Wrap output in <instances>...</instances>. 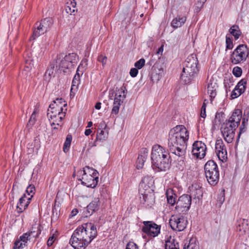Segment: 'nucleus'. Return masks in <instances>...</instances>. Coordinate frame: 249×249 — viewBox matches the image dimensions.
<instances>
[{"instance_id":"16","label":"nucleus","mask_w":249,"mask_h":249,"mask_svg":"<svg viewBox=\"0 0 249 249\" xmlns=\"http://www.w3.org/2000/svg\"><path fill=\"white\" fill-rule=\"evenodd\" d=\"M198 71V69H193L184 66L180 75L181 80L185 84L189 83L194 75Z\"/></svg>"},{"instance_id":"12","label":"nucleus","mask_w":249,"mask_h":249,"mask_svg":"<svg viewBox=\"0 0 249 249\" xmlns=\"http://www.w3.org/2000/svg\"><path fill=\"white\" fill-rule=\"evenodd\" d=\"M142 231L150 237L158 236L160 233L161 226L159 225L152 221H144Z\"/></svg>"},{"instance_id":"8","label":"nucleus","mask_w":249,"mask_h":249,"mask_svg":"<svg viewBox=\"0 0 249 249\" xmlns=\"http://www.w3.org/2000/svg\"><path fill=\"white\" fill-rule=\"evenodd\" d=\"M249 52L247 46L240 44L233 51L230 56V60L234 65L241 64L246 61Z\"/></svg>"},{"instance_id":"1","label":"nucleus","mask_w":249,"mask_h":249,"mask_svg":"<svg viewBox=\"0 0 249 249\" xmlns=\"http://www.w3.org/2000/svg\"><path fill=\"white\" fill-rule=\"evenodd\" d=\"M188 139L189 132L184 125H177L171 129L169 133L168 142L170 152L179 157L183 158Z\"/></svg>"},{"instance_id":"33","label":"nucleus","mask_w":249,"mask_h":249,"mask_svg":"<svg viewBox=\"0 0 249 249\" xmlns=\"http://www.w3.org/2000/svg\"><path fill=\"white\" fill-rule=\"evenodd\" d=\"M79 172L83 173V176L88 175L90 176H98V172L92 168H90L89 166H86L84 168L83 170H80Z\"/></svg>"},{"instance_id":"47","label":"nucleus","mask_w":249,"mask_h":249,"mask_svg":"<svg viewBox=\"0 0 249 249\" xmlns=\"http://www.w3.org/2000/svg\"><path fill=\"white\" fill-rule=\"evenodd\" d=\"M232 74L236 77L241 76L242 74V69L238 66L234 67L232 70Z\"/></svg>"},{"instance_id":"7","label":"nucleus","mask_w":249,"mask_h":249,"mask_svg":"<svg viewBox=\"0 0 249 249\" xmlns=\"http://www.w3.org/2000/svg\"><path fill=\"white\" fill-rule=\"evenodd\" d=\"M206 178L211 185H215L219 181V173L216 163L213 160L208 161L204 165Z\"/></svg>"},{"instance_id":"38","label":"nucleus","mask_w":249,"mask_h":249,"mask_svg":"<svg viewBox=\"0 0 249 249\" xmlns=\"http://www.w3.org/2000/svg\"><path fill=\"white\" fill-rule=\"evenodd\" d=\"M246 84L247 80L246 79H242L238 83L235 88L239 90L240 93H243L245 91Z\"/></svg>"},{"instance_id":"22","label":"nucleus","mask_w":249,"mask_h":249,"mask_svg":"<svg viewBox=\"0 0 249 249\" xmlns=\"http://www.w3.org/2000/svg\"><path fill=\"white\" fill-rule=\"evenodd\" d=\"M148 150L146 148L141 149L136 162V167L138 169H142L148 157Z\"/></svg>"},{"instance_id":"24","label":"nucleus","mask_w":249,"mask_h":249,"mask_svg":"<svg viewBox=\"0 0 249 249\" xmlns=\"http://www.w3.org/2000/svg\"><path fill=\"white\" fill-rule=\"evenodd\" d=\"M41 225L39 223L36 222L33 225L30 230L27 232L32 239H36L41 233Z\"/></svg>"},{"instance_id":"11","label":"nucleus","mask_w":249,"mask_h":249,"mask_svg":"<svg viewBox=\"0 0 249 249\" xmlns=\"http://www.w3.org/2000/svg\"><path fill=\"white\" fill-rule=\"evenodd\" d=\"M192 203V197L188 195H183L179 197L177 201L175 213L186 214L189 210Z\"/></svg>"},{"instance_id":"40","label":"nucleus","mask_w":249,"mask_h":249,"mask_svg":"<svg viewBox=\"0 0 249 249\" xmlns=\"http://www.w3.org/2000/svg\"><path fill=\"white\" fill-rule=\"evenodd\" d=\"M67 4L68 5H67L65 8L66 11L68 14L71 15L75 11V8L76 5V3L74 0H73V1H71V2L70 5H69V4L68 2H67Z\"/></svg>"},{"instance_id":"34","label":"nucleus","mask_w":249,"mask_h":249,"mask_svg":"<svg viewBox=\"0 0 249 249\" xmlns=\"http://www.w3.org/2000/svg\"><path fill=\"white\" fill-rule=\"evenodd\" d=\"M229 32L232 35L235 40L238 39L242 34V32L238 26L234 25L229 29Z\"/></svg>"},{"instance_id":"51","label":"nucleus","mask_w":249,"mask_h":249,"mask_svg":"<svg viewBox=\"0 0 249 249\" xmlns=\"http://www.w3.org/2000/svg\"><path fill=\"white\" fill-rule=\"evenodd\" d=\"M97 60L102 63L103 67H104L107 61V57L101 54L98 56Z\"/></svg>"},{"instance_id":"27","label":"nucleus","mask_w":249,"mask_h":249,"mask_svg":"<svg viewBox=\"0 0 249 249\" xmlns=\"http://www.w3.org/2000/svg\"><path fill=\"white\" fill-rule=\"evenodd\" d=\"M59 107H56L54 104H51L49 106V108L48 109L47 116H53V115H58L60 113L66 114L67 108H65V111H63L62 110L59 109Z\"/></svg>"},{"instance_id":"21","label":"nucleus","mask_w":249,"mask_h":249,"mask_svg":"<svg viewBox=\"0 0 249 249\" xmlns=\"http://www.w3.org/2000/svg\"><path fill=\"white\" fill-rule=\"evenodd\" d=\"M31 197H27L26 194L19 198L17 206V209L19 213H21L24 211L28 206L30 203Z\"/></svg>"},{"instance_id":"59","label":"nucleus","mask_w":249,"mask_h":249,"mask_svg":"<svg viewBox=\"0 0 249 249\" xmlns=\"http://www.w3.org/2000/svg\"><path fill=\"white\" fill-rule=\"evenodd\" d=\"M163 47L164 45H162L158 50V51L156 52V54L158 55H160L161 56L162 55V53L163 51Z\"/></svg>"},{"instance_id":"26","label":"nucleus","mask_w":249,"mask_h":249,"mask_svg":"<svg viewBox=\"0 0 249 249\" xmlns=\"http://www.w3.org/2000/svg\"><path fill=\"white\" fill-rule=\"evenodd\" d=\"M191 195L198 199L202 196L201 187L197 183H194L190 187Z\"/></svg>"},{"instance_id":"23","label":"nucleus","mask_w":249,"mask_h":249,"mask_svg":"<svg viewBox=\"0 0 249 249\" xmlns=\"http://www.w3.org/2000/svg\"><path fill=\"white\" fill-rule=\"evenodd\" d=\"M65 116V114H64V113H60V115H53V116H49L48 118L49 119L51 126L53 127L54 129H57L58 128L56 125H61V121Z\"/></svg>"},{"instance_id":"3","label":"nucleus","mask_w":249,"mask_h":249,"mask_svg":"<svg viewBox=\"0 0 249 249\" xmlns=\"http://www.w3.org/2000/svg\"><path fill=\"white\" fill-rule=\"evenodd\" d=\"M152 167L158 171H165L169 168L170 156L168 150L160 145H154L151 155Z\"/></svg>"},{"instance_id":"18","label":"nucleus","mask_w":249,"mask_h":249,"mask_svg":"<svg viewBox=\"0 0 249 249\" xmlns=\"http://www.w3.org/2000/svg\"><path fill=\"white\" fill-rule=\"evenodd\" d=\"M217 88V84L213 77H211L210 80H208L207 85V93L209 95L211 102L216 95Z\"/></svg>"},{"instance_id":"46","label":"nucleus","mask_w":249,"mask_h":249,"mask_svg":"<svg viewBox=\"0 0 249 249\" xmlns=\"http://www.w3.org/2000/svg\"><path fill=\"white\" fill-rule=\"evenodd\" d=\"M24 243H22L21 241L17 238L14 243L13 247V249H23L25 246H24Z\"/></svg>"},{"instance_id":"63","label":"nucleus","mask_w":249,"mask_h":249,"mask_svg":"<svg viewBox=\"0 0 249 249\" xmlns=\"http://www.w3.org/2000/svg\"><path fill=\"white\" fill-rule=\"evenodd\" d=\"M95 107L97 109H100L101 107V103L100 102H97L95 106Z\"/></svg>"},{"instance_id":"29","label":"nucleus","mask_w":249,"mask_h":249,"mask_svg":"<svg viewBox=\"0 0 249 249\" xmlns=\"http://www.w3.org/2000/svg\"><path fill=\"white\" fill-rule=\"evenodd\" d=\"M165 249H179V244L174 238L170 236L165 241Z\"/></svg>"},{"instance_id":"45","label":"nucleus","mask_w":249,"mask_h":249,"mask_svg":"<svg viewBox=\"0 0 249 249\" xmlns=\"http://www.w3.org/2000/svg\"><path fill=\"white\" fill-rule=\"evenodd\" d=\"M226 49L231 50L233 48V44L232 39L228 35L226 36Z\"/></svg>"},{"instance_id":"50","label":"nucleus","mask_w":249,"mask_h":249,"mask_svg":"<svg viewBox=\"0 0 249 249\" xmlns=\"http://www.w3.org/2000/svg\"><path fill=\"white\" fill-rule=\"evenodd\" d=\"M80 75L78 73L75 74L72 80L71 87L77 86L79 84ZM71 89H72V87H71Z\"/></svg>"},{"instance_id":"61","label":"nucleus","mask_w":249,"mask_h":249,"mask_svg":"<svg viewBox=\"0 0 249 249\" xmlns=\"http://www.w3.org/2000/svg\"><path fill=\"white\" fill-rule=\"evenodd\" d=\"M206 100H205L202 106V107H201V111H204V112H206V104L205 103V101Z\"/></svg>"},{"instance_id":"15","label":"nucleus","mask_w":249,"mask_h":249,"mask_svg":"<svg viewBox=\"0 0 249 249\" xmlns=\"http://www.w3.org/2000/svg\"><path fill=\"white\" fill-rule=\"evenodd\" d=\"M215 148V152L219 160L223 162L226 161L227 159V149L221 139L216 140Z\"/></svg>"},{"instance_id":"64","label":"nucleus","mask_w":249,"mask_h":249,"mask_svg":"<svg viewBox=\"0 0 249 249\" xmlns=\"http://www.w3.org/2000/svg\"><path fill=\"white\" fill-rule=\"evenodd\" d=\"M200 116L201 117L205 118L206 116V112L201 111Z\"/></svg>"},{"instance_id":"17","label":"nucleus","mask_w":249,"mask_h":249,"mask_svg":"<svg viewBox=\"0 0 249 249\" xmlns=\"http://www.w3.org/2000/svg\"><path fill=\"white\" fill-rule=\"evenodd\" d=\"M74 231L70 240V244L75 249H84L88 244Z\"/></svg>"},{"instance_id":"9","label":"nucleus","mask_w":249,"mask_h":249,"mask_svg":"<svg viewBox=\"0 0 249 249\" xmlns=\"http://www.w3.org/2000/svg\"><path fill=\"white\" fill-rule=\"evenodd\" d=\"M188 223L186 218L182 214L175 213L169 220V224L171 229L177 231H183Z\"/></svg>"},{"instance_id":"35","label":"nucleus","mask_w":249,"mask_h":249,"mask_svg":"<svg viewBox=\"0 0 249 249\" xmlns=\"http://www.w3.org/2000/svg\"><path fill=\"white\" fill-rule=\"evenodd\" d=\"M51 104H54L56 107H60L59 109L62 110L63 111H65V108H66L67 106V103L64 99L62 98H56Z\"/></svg>"},{"instance_id":"19","label":"nucleus","mask_w":249,"mask_h":249,"mask_svg":"<svg viewBox=\"0 0 249 249\" xmlns=\"http://www.w3.org/2000/svg\"><path fill=\"white\" fill-rule=\"evenodd\" d=\"M81 180L82 184L88 187L94 188L97 185L98 176H90L86 175V176H83Z\"/></svg>"},{"instance_id":"43","label":"nucleus","mask_w":249,"mask_h":249,"mask_svg":"<svg viewBox=\"0 0 249 249\" xmlns=\"http://www.w3.org/2000/svg\"><path fill=\"white\" fill-rule=\"evenodd\" d=\"M35 187L34 185H29L26 190V193L27 194V197H31V199L35 194Z\"/></svg>"},{"instance_id":"4","label":"nucleus","mask_w":249,"mask_h":249,"mask_svg":"<svg viewBox=\"0 0 249 249\" xmlns=\"http://www.w3.org/2000/svg\"><path fill=\"white\" fill-rule=\"evenodd\" d=\"M152 183L153 179L150 177H145L142 178L139 186L141 202L148 206L153 205L155 202L153 190L150 186Z\"/></svg>"},{"instance_id":"20","label":"nucleus","mask_w":249,"mask_h":249,"mask_svg":"<svg viewBox=\"0 0 249 249\" xmlns=\"http://www.w3.org/2000/svg\"><path fill=\"white\" fill-rule=\"evenodd\" d=\"M101 202L99 197H95L88 205L86 210V216L91 215L99 209Z\"/></svg>"},{"instance_id":"60","label":"nucleus","mask_w":249,"mask_h":249,"mask_svg":"<svg viewBox=\"0 0 249 249\" xmlns=\"http://www.w3.org/2000/svg\"><path fill=\"white\" fill-rule=\"evenodd\" d=\"M78 212V210L77 209H74L72 210V211H71V216H74L77 214Z\"/></svg>"},{"instance_id":"54","label":"nucleus","mask_w":249,"mask_h":249,"mask_svg":"<svg viewBox=\"0 0 249 249\" xmlns=\"http://www.w3.org/2000/svg\"><path fill=\"white\" fill-rule=\"evenodd\" d=\"M242 93H240V91L235 88L231 92V97H232V98L234 99L237 98Z\"/></svg>"},{"instance_id":"14","label":"nucleus","mask_w":249,"mask_h":249,"mask_svg":"<svg viewBox=\"0 0 249 249\" xmlns=\"http://www.w3.org/2000/svg\"><path fill=\"white\" fill-rule=\"evenodd\" d=\"M207 147L206 144L201 141H196L193 144L192 153L194 157L202 159L206 155Z\"/></svg>"},{"instance_id":"37","label":"nucleus","mask_w":249,"mask_h":249,"mask_svg":"<svg viewBox=\"0 0 249 249\" xmlns=\"http://www.w3.org/2000/svg\"><path fill=\"white\" fill-rule=\"evenodd\" d=\"M88 65V60L87 59L84 58L80 62V65L78 66L76 73H79L80 75H82L83 74L84 71L86 69V68Z\"/></svg>"},{"instance_id":"44","label":"nucleus","mask_w":249,"mask_h":249,"mask_svg":"<svg viewBox=\"0 0 249 249\" xmlns=\"http://www.w3.org/2000/svg\"><path fill=\"white\" fill-rule=\"evenodd\" d=\"M18 239L22 243H24V246H26V244L28 241H30L32 239L29 233H27V232L23 233L21 236H20L19 238Z\"/></svg>"},{"instance_id":"31","label":"nucleus","mask_w":249,"mask_h":249,"mask_svg":"<svg viewBox=\"0 0 249 249\" xmlns=\"http://www.w3.org/2000/svg\"><path fill=\"white\" fill-rule=\"evenodd\" d=\"M54 65L51 64L48 68L44 74V80L46 81H50L51 78L54 76Z\"/></svg>"},{"instance_id":"32","label":"nucleus","mask_w":249,"mask_h":249,"mask_svg":"<svg viewBox=\"0 0 249 249\" xmlns=\"http://www.w3.org/2000/svg\"><path fill=\"white\" fill-rule=\"evenodd\" d=\"M198 61L196 57L193 56H188L184 62V66H188L193 69H198L197 65Z\"/></svg>"},{"instance_id":"5","label":"nucleus","mask_w":249,"mask_h":249,"mask_svg":"<svg viewBox=\"0 0 249 249\" xmlns=\"http://www.w3.org/2000/svg\"><path fill=\"white\" fill-rule=\"evenodd\" d=\"M75 231L88 245L97 236V232L96 226L91 223H84L78 227Z\"/></svg>"},{"instance_id":"62","label":"nucleus","mask_w":249,"mask_h":249,"mask_svg":"<svg viewBox=\"0 0 249 249\" xmlns=\"http://www.w3.org/2000/svg\"><path fill=\"white\" fill-rule=\"evenodd\" d=\"M91 132H92V131L90 129H86V130L85 131V135L86 136H89L91 134Z\"/></svg>"},{"instance_id":"30","label":"nucleus","mask_w":249,"mask_h":249,"mask_svg":"<svg viewBox=\"0 0 249 249\" xmlns=\"http://www.w3.org/2000/svg\"><path fill=\"white\" fill-rule=\"evenodd\" d=\"M167 203L174 206L176 203L177 204V195L174 193L172 189H168L166 192Z\"/></svg>"},{"instance_id":"42","label":"nucleus","mask_w":249,"mask_h":249,"mask_svg":"<svg viewBox=\"0 0 249 249\" xmlns=\"http://www.w3.org/2000/svg\"><path fill=\"white\" fill-rule=\"evenodd\" d=\"M224 115L225 114L223 112H217L215 114L214 120V124L215 125H217L218 124H221L222 121L223 120Z\"/></svg>"},{"instance_id":"58","label":"nucleus","mask_w":249,"mask_h":249,"mask_svg":"<svg viewBox=\"0 0 249 249\" xmlns=\"http://www.w3.org/2000/svg\"><path fill=\"white\" fill-rule=\"evenodd\" d=\"M55 239L56 238L54 237L53 234L50 236L47 241V245L49 247L51 246L54 242Z\"/></svg>"},{"instance_id":"6","label":"nucleus","mask_w":249,"mask_h":249,"mask_svg":"<svg viewBox=\"0 0 249 249\" xmlns=\"http://www.w3.org/2000/svg\"><path fill=\"white\" fill-rule=\"evenodd\" d=\"M77 58V55L75 53H69L65 56L63 54H59L57 55L56 64L60 71L66 73L73 67Z\"/></svg>"},{"instance_id":"55","label":"nucleus","mask_w":249,"mask_h":249,"mask_svg":"<svg viewBox=\"0 0 249 249\" xmlns=\"http://www.w3.org/2000/svg\"><path fill=\"white\" fill-rule=\"evenodd\" d=\"M125 249H139V248L135 243L130 242L127 244Z\"/></svg>"},{"instance_id":"36","label":"nucleus","mask_w":249,"mask_h":249,"mask_svg":"<svg viewBox=\"0 0 249 249\" xmlns=\"http://www.w3.org/2000/svg\"><path fill=\"white\" fill-rule=\"evenodd\" d=\"M108 137V132L103 129H100V132L98 131L96 141H99L102 142L105 141Z\"/></svg>"},{"instance_id":"49","label":"nucleus","mask_w":249,"mask_h":249,"mask_svg":"<svg viewBox=\"0 0 249 249\" xmlns=\"http://www.w3.org/2000/svg\"><path fill=\"white\" fill-rule=\"evenodd\" d=\"M145 62V59L143 58H141L140 60H139L138 61H137L135 63L134 65H135L136 68H137V69H141L144 66Z\"/></svg>"},{"instance_id":"56","label":"nucleus","mask_w":249,"mask_h":249,"mask_svg":"<svg viewBox=\"0 0 249 249\" xmlns=\"http://www.w3.org/2000/svg\"><path fill=\"white\" fill-rule=\"evenodd\" d=\"M225 200V196L224 193H221L217 196V202L219 205H221Z\"/></svg>"},{"instance_id":"57","label":"nucleus","mask_w":249,"mask_h":249,"mask_svg":"<svg viewBox=\"0 0 249 249\" xmlns=\"http://www.w3.org/2000/svg\"><path fill=\"white\" fill-rule=\"evenodd\" d=\"M138 73V71L137 68H132L131 69L129 73L131 77H136Z\"/></svg>"},{"instance_id":"52","label":"nucleus","mask_w":249,"mask_h":249,"mask_svg":"<svg viewBox=\"0 0 249 249\" xmlns=\"http://www.w3.org/2000/svg\"><path fill=\"white\" fill-rule=\"evenodd\" d=\"M36 112H35V111H34L33 113H32V114L31 115L30 119L29 120L28 125H31L32 126L35 124V123L36 122Z\"/></svg>"},{"instance_id":"10","label":"nucleus","mask_w":249,"mask_h":249,"mask_svg":"<svg viewBox=\"0 0 249 249\" xmlns=\"http://www.w3.org/2000/svg\"><path fill=\"white\" fill-rule=\"evenodd\" d=\"M52 25L53 20L50 18H45L39 22H37L31 39L35 40L41 35L46 33Z\"/></svg>"},{"instance_id":"53","label":"nucleus","mask_w":249,"mask_h":249,"mask_svg":"<svg viewBox=\"0 0 249 249\" xmlns=\"http://www.w3.org/2000/svg\"><path fill=\"white\" fill-rule=\"evenodd\" d=\"M177 167L180 171H183L185 167V164L184 161L183 160H180L178 161Z\"/></svg>"},{"instance_id":"39","label":"nucleus","mask_w":249,"mask_h":249,"mask_svg":"<svg viewBox=\"0 0 249 249\" xmlns=\"http://www.w3.org/2000/svg\"><path fill=\"white\" fill-rule=\"evenodd\" d=\"M71 135H68L67 136L65 142L63 145V151L65 153L67 152L69 150V148L71 144Z\"/></svg>"},{"instance_id":"2","label":"nucleus","mask_w":249,"mask_h":249,"mask_svg":"<svg viewBox=\"0 0 249 249\" xmlns=\"http://www.w3.org/2000/svg\"><path fill=\"white\" fill-rule=\"evenodd\" d=\"M242 118V111L240 109H235L231 116L224 122L221 130L225 141L231 143L235 137V131L240 124Z\"/></svg>"},{"instance_id":"28","label":"nucleus","mask_w":249,"mask_h":249,"mask_svg":"<svg viewBox=\"0 0 249 249\" xmlns=\"http://www.w3.org/2000/svg\"><path fill=\"white\" fill-rule=\"evenodd\" d=\"M183 249H199L198 242L196 238H191L184 243Z\"/></svg>"},{"instance_id":"41","label":"nucleus","mask_w":249,"mask_h":249,"mask_svg":"<svg viewBox=\"0 0 249 249\" xmlns=\"http://www.w3.org/2000/svg\"><path fill=\"white\" fill-rule=\"evenodd\" d=\"M248 119H246L245 118H243L241 125L240 127V131L239 132V133H238V136H237V141L239 140L240 137L241 136V134L242 133H244L246 131V126L248 124Z\"/></svg>"},{"instance_id":"48","label":"nucleus","mask_w":249,"mask_h":249,"mask_svg":"<svg viewBox=\"0 0 249 249\" xmlns=\"http://www.w3.org/2000/svg\"><path fill=\"white\" fill-rule=\"evenodd\" d=\"M207 0H199L196 4L195 11L196 12H198L200 9L203 7V4L205 3Z\"/></svg>"},{"instance_id":"13","label":"nucleus","mask_w":249,"mask_h":249,"mask_svg":"<svg viewBox=\"0 0 249 249\" xmlns=\"http://www.w3.org/2000/svg\"><path fill=\"white\" fill-rule=\"evenodd\" d=\"M124 89L125 88L122 87L118 89L117 93L115 94L113 105L111 112V116L113 117L118 114L120 106L123 103L124 100L126 97Z\"/></svg>"},{"instance_id":"25","label":"nucleus","mask_w":249,"mask_h":249,"mask_svg":"<svg viewBox=\"0 0 249 249\" xmlns=\"http://www.w3.org/2000/svg\"><path fill=\"white\" fill-rule=\"evenodd\" d=\"M187 18L185 16L178 15L173 19L171 25L175 29L181 27L186 22Z\"/></svg>"}]
</instances>
